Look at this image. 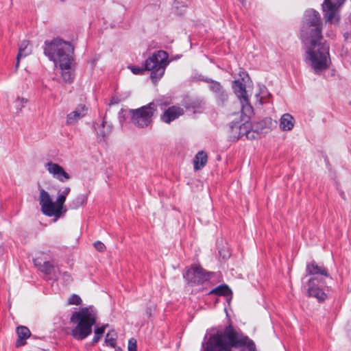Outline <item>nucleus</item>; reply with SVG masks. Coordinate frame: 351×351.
<instances>
[{"mask_svg": "<svg viewBox=\"0 0 351 351\" xmlns=\"http://www.w3.org/2000/svg\"><path fill=\"white\" fill-rule=\"evenodd\" d=\"M96 319V313L92 307H84L75 311L70 318V322L75 325L71 330V336L77 340L86 339L91 334Z\"/></svg>", "mask_w": 351, "mask_h": 351, "instance_id": "7ed1b4c3", "label": "nucleus"}, {"mask_svg": "<svg viewBox=\"0 0 351 351\" xmlns=\"http://www.w3.org/2000/svg\"><path fill=\"white\" fill-rule=\"evenodd\" d=\"M70 191L71 189L69 186L64 187L62 191H59L57 199L53 202L47 191L43 189H40L39 203L43 214L48 217H60L66 196Z\"/></svg>", "mask_w": 351, "mask_h": 351, "instance_id": "39448f33", "label": "nucleus"}, {"mask_svg": "<svg viewBox=\"0 0 351 351\" xmlns=\"http://www.w3.org/2000/svg\"><path fill=\"white\" fill-rule=\"evenodd\" d=\"M120 102V99H119L118 97H116V96H113L112 97L110 101V103H109V105L111 106V105H115V104H117Z\"/></svg>", "mask_w": 351, "mask_h": 351, "instance_id": "473e14b6", "label": "nucleus"}, {"mask_svg": "<svg viewBox=\"0 0 351 351\" xmlns=\"http://www.w3.org/2000/svg\"><path fill=\"white\" fill-rule=\"evenodd\" d=\"M16 334L18 339L16 342V346L20 347L25 344V340L31 335L30 330L26 326H21L16 328Z\"/></svg>", "mask_w": 351, "mask_h": 351, "instance_id": "f3484780", "label": "nucleus"}, {"mask_svg": "<svg viewBox=\"0 0 351 351\" xmlns=\"http://www.w3.org/2000/svg\"><path fill=\"white\" fill-rule=\"evenodd\" d=\"M322 22L319 13L315 10L305 12L301 27V37L308 45L306 58L315 74H319L329 67L330 46L322 34Z\"/></svg>", "mask_w": 351, "mask_h": 351, "instance_id": "f257e3e1", "label": "nucleus"}, {"mask_svg": "<svg viewBox=\"0 0 351 351\" xmlns=\"http://www.w3.org/2000/svg\"><path fill=\"white\" fill-rule=\"evenodd\" d=\"M128 351H136V340L131 338L128 341Z\"/></svg>", "mask_w": 351, "mask_h": 351, "instance_id": "c85d7f7f", "label": "nucleus"}, {"mask_svg": "<svg viewBox=\"0 0 351 351\" xmlns=\"http://www.w3.org/2000/svg\"><path fill=\"white\" fill-rule=\"evenodd\" d=\"M184 114V110L178 106H171L164 111L160 116V119L166 123H170Z\"/></svg>", "mask_w": 351, "mask_h": 351, "instance_id": "4468645a", "label": "nucleus"}, {"mask_svg": "<svg viewBox=\"0 0 351 351\" xmlns=\"http://www.w3.org/2000/svg\"><path fill=\"white\" fill-rule=\"evenodd\" d=\"M110 333H108L105 339V343L112 348L116 347V339L114 337H110Z\"/></svg>", "mask_w": 351, "mask_h": 351, "instance_id": "cd10ccee", "label": "nucleus"}, {"mask_svg": "<svg viewBox=\"0 0 351 351\" xmlns=\"http://www.w3.org/2000/svg\"><path fill=\"white\" fill-rule=\"evenodd\" d=\"M28 46H29V41L27 40H23L19 43V51H18V54L16 56V62L15 64L16 70H17L19 68V63H20V59L21 58H25V57L29 56L32 53V49H31V48H29Z\"/></svg>", "mask_w": 351, "mask_h": 351, "instance_id": "dca6fc26", "label": "nucleus"}, {"mask_svg": "<svg viewBox=\"0 0 351 351\" xmlns=\"http://www.w3.org/2000/svg\"><path fill=\"white\" fill-rule=\"evenodd\" d=\"M318 285L322 284L317 283V282H315L313 279H309L308 280V295L310 297L315 298L319 302H324L326 299L327 295L318 286Z\"/></svg>", "mask_w": 351, "mask_h": 351, "instance_id": "ddd939ff", "label": "nucleus"}, {"mask_svg": "<svg viewBox=\"0 0 351 351\" xmlns=\"http://www.w3.org/2000/svg\"><path fill=\"white\" fill-rule=\"evenodd\" d=\"M232 87L233 92L240 101L241 114L248 118L253 114V108L249 101L245 84L239 80H236L232 82Z\"/></svg>", "mask_w": 351, "mask_h": 351, "instance_id": "0eeeda50", "label": "nucleus"}, {"mask_svg": "<svg viewBox=\"0 0 351 351\" xmlns=\"http://www.w3.org/2000/svg\"><path fill=\"white\" fill-rule=\"evenodd\" d=\"M47 171L53 176L54 178L60 182H66L71 179V176L65 171L64 168L59 164L53 162H48L45 165Z\"/></svg>", "mask_w": 351, "mask_h": 351, "instance_id": "9d476101", "label": "nucleus"}, {"mask_svg": "<svg viewBox=\"0 0 351 351\" xmlns=\"http://www.w3.org/2000/svg\"><path fill=\"white\" fill-rule=\"evenodd\" d=\"M16 108L19 110H21V109L24 107V105L21 103H16Z\"/></svg>", "mask_w": 351, "mask_h": 351, "instance_id": "c9c22d12", "label": "nucleus"}, {"mask_svg": "<svg viewBox=\"0 0 351 351\" xmlns=\"http://www.w3.org/2000/svg\"><path fill=\"white\" fill-rule=\"evenodd\" d=\"M245 136L247 139H254L258 135V133L255 132L253 130H248L245 132Z\"/></svg>", "mask_w": 351, "mask_h": 351, "instance_id": "7c9ffc66", "label": "nucleus"}, {"mask_svg": "<svg viewBox=\"0 0 351 351\" xmlns=\"http://www.w3.org/2000/svg\"><path fill=\"white\" fill-rule=\"evenodd\" d=\"M212 276V273L205 271L201 267L193 265L189 269L184 278L189 284L192 286L199 285L209 280Z\"/></svg>", "mask_w": 351, "mask_h": 351, "instance_id": "6e6552de", "label": "nucleus"}, {"mask_svg": "<svg viewBox=\"0 0 351 351\" xmlns=\"http://www.w3.org/2000/svg\"><path fill=\"white\" fill-rule=\"evenodd\" d=\"M160 104L162 105V104ZM163 104H164L165 106H167V105H169V102H165Z\"/></svg>", "mask_w": 351, "mask_h": 351, "instance_id": "4c0bfd02", "label": "nucleus"}, {"mask_svg": "<svg viewBox=\"0 0 351 351\" xmlns=\"http://www.w3.org/2000/svg\"><path fill=\"white\" fill-rule=\"evenodd\" d=\"M87 201V195L80 194L77 195L70 204V208L77 209L84 205Z\"/></svg>", "mask_w": 351, "mask_h": 351, "instance_id": "4be33fe9", "label": "nucleus"}, {"mask_svg": "<svg viewBox=\"0 0 351 351\" xmlns=\"http://www.w3.org/2000/svg\"><path fill=\"white\" fill-rule=\"evenodd\" d=\"M63 278L65 281L67 282H71L72 280L71 276L67 272H64L63 274Z\"/></svg>", "mask_w": 351, "mask_h": 351, "instance_id": "f704fd0d", "label": "nucleus"}, {"mask_svg": "<svg viewBox=\"0 0 351 351\" xmlns=\"http://www.w3.org/2000/svg\"><path fill=\"white\" fill-rule=\"evenodd\" d=\"M207 160H208L207 154L203 151L199 152L196 154L195 159H194L195 169L199 170V169L203 168L206 165V164L207 162Z\"/></svg>", "mask_w": 351, "mask_h": 351, "instance_id": "aec40b11", "label": "nucleus"}, {"mask_svg": "<svg viewBox=\"0 0 351 351\" xmlns=\"http://www.w3.org/2000/svg\"><path fill=\"white\" fill-rule=\"evenodd\" d=\"M323 6L324 17L326 22L336 23L339 18L337 14L338 7L331 0H324Z\"/></svg>", "mask_w": 351, "mask_h": 351, "instance_id": "9b49d317", "label": "nucleus"}, {"mask_svg": "<svg viewBox=\"0 0 351 351\" xmlns=\"http://www.w3.org/2000/svg\"><path fill=\"white\" fill-rule=\"evenodd\" d=\"M242 2L245 1V0H241Z\"/></svg>", "mask_w": 351, "mask_h": 351, "instance_id": "ea45409f", "label": "nucleus"}, {"mask_svg": "<svg viewBox=\"0 0 351 351\" xmlns=\"http://www.w3.org/2000/svg\"><path fill=\"white\" fill-rule=\"evenodd\" d=\"M202 101H193L191 106H186L187 108L191 107L193 108H199L201 106Z\"/></svg>", "mask_w": 351, "mask_h": 351, "instance_id": "2f4dec72", "label": "nucleus"}, {"mask_svg": "<svg viewBox=\"0 0 351 351\" xmlns=\"http://www.w3.org/2000/svg\"><path fill=\"white\" fill-rule=\"evenodd\" d=\"M94 128L96 132L99 142L106 141V138L112 132V125L108 123L105 120V117L103 118L101 123H94Z\"/></svg>", "mask_w": 351, "mask_h": 351, "instance_id": "f8f14e48", "label": "nucleus"}, {"mask_svg": "<svg viewBox=\"0 0 351 351\" xmlns=\"http://www.w3.org/2000/svg\"><path fill=\"white\" fill-rule=\"evenodd\" d=\"M215 99L217 100V105L223 106L225 103L228 101V93L223 89V90L215 95Z\"/></svg>", "mask_w": 351, "mask_h": 351, "instance_id": "b1692460", "label": "nucleus"}, {"mask_svg": "<svg viewBox=\"0 0 351 351\" xmlns=\"http://www.w3.org/2000/svg\"><path fill=\"white\" fill-rule=\"evenodd\" d=\"M156 111V105L151 102L136 109L130 110L131 121L138 128H145L152 122V117Z\"/></svg>", "mask_w": 351, "mask_h": 351, "instance_id": "423d86ee", "label": "nucleus"}, {"mask_svg": "<svg viewBox=\"0 0 351 351\" xmlns=\"http://www.w3.org/2000/svg\"><path fill=\"white\" fill-rule=\"evenodd\" d=\"M293 117L287 113L283 114L280 118V128L284 131L291 130L293 127Z\"/></svg>", "mask_w": 351, "mask_h": 351, "instance_id": "6ab92c4d", "label": "nucleus"}, {"mask_svg": "<svg viewBox=\"0 0 351 351\" xmlns=\"http://www.w3.org/2000/svg\"><path fill=\"white\" fill-rule=\"evenodd\" d=\"M242 114V117H243V121H244L245 123L241 124V125H237L234 124V125H232L230 126L231 130H232V132H234V130H239L238 136H234L237 140L239 138H240L241 137H242L243 136L245 135V132L246 131H248L247 129L249 128V123L247 122V120L250 118V117L248 118H247L243 114Z\"/></svg>", "mask_w": 351, "mask_h": 351, "instance_id": "a211bd4d", "label": "nucleus"}, {"mask_svg": "<svg viewBox=\"0 0 351 351\" xmlns=\"http://www.w3.org/2000/svg\"><path fill=\"white\" fill-rule=\"evenodd\" d=\"M106 326H103L101 327H99L95 330V335L92 340V345H95L97 343L101 338L103 334L105 331Z\"/></svg>", "mask_w": 351, "mask_h": 351, "instance_id": "393cba45", "label": "nucleus"}, {"mask_svg": "<svg viewBox=\"0 0 351 351\" xmlns=\"http://www.w3.org/2000/svg\"><path fill=\"white\" fill-rule=\"evenodd\" d=\"M61 1H64L65 0H60Z\"/></svg>", "mask_w": 351, "mask_h": 351, "instance_id": "a19ab883", "label": "nucleus"}, {"mask_svg": "<svg viewBox=\"0 0 351 351\" xmlns=\"http://www.w3.org/2000/svg\"><path fill=\"white\" fill-rule=\"evenodd\" d=\"M53 269V265L49 261L44 262L43 264L40 267V270L47 275L51 274Z\"/></svg>", "mask_w": 351, "mask_h": 351, "instance_id": "a878e982", "label": "nucleus"}, {"mask_svg": "<svg viewBox=\"0 0 351 351\" xmlns=\"http://www.w3.org/2000/svg\"><path fill=\"white\" fill-rule=\"evenodd\" d=\"M115 351H121V350L119 348L116 349Z\"/></svg>", "mask_w": 351, "mask_h": 351, "instance_id": "58836bf2", "label": "nucleus"}, {"mask_svg": "<svg viewBox=\"0 0 351 351\" xmlns=\"http://www.w3.org/2000/svg\"><path fill=\"white\" fill-rule=\"evenodd\" d=\"M93 245L95 247V249L99 252H104L106 250L105 245L99 241L95 242L93 243Z\"/></svg>", "mask_w": 351, "mask_h": 351, "instance_id": "c756f323", "label": "nucleus"}, {"mask_svg": "<svg viewBox=\"0 0 351 351\" xmlns=\"http://www.w3.org/2000/svg\"><path fill=\"white\" fill-rule=\"evenodd\" d=\"M306 275L311 276L310 279H313L315 282L321 283L322 285L326 284V280H332V277L327 268L323 265H318L315 261L307 263L306 267Z\"/></svg>", "mask_w": 351, "mask_h": 351, "instance_id": "1a4fd4ad", "label": "nucleus"}, {"mask_svg": "<svg viewBox=\"0 0 351 351\" xmlns=\"http://www.w3.org/2000/svg\"><path fill=\"white\" fill-rule=\"evenodd\" d=\"M81 303L82 299L76 294L71 295L68 300V304L70 305H80Z\"/></svg>", "mask_w": 351, "mask_h": 351, "instance_id": "bb28decb", "label": "nucleus"}, {"mask_svg": "<svg viewBox=\"0 0 351 351\" xmlns=\"http://www.w3.org/2000/svg\"><path fill=\"white\" fill-rule=\"evenodd\" d=\"M169 55L163 50L154 52L146 59L144 66H132L131 71L136 75L142 74L145 71H150V77L153 82H156L165 73V69L169 64Z\"/></svg>", "mask_w": 351, "mask_h": 351, "instance_id": "20e7f679", "label": "nucleus"}, {"mask_svg": "<svg viewBox=\"0 0 351 351\" xmlns=\"http://www.w3.org/2000/svg\"><path fill=\"white\" fill-rule=\"evenodd\" d=\"M87 110L88 108L84 104H79L75 110L67 114L66 124L73 125L76 123L81 118L86 114Z\"/></svg>", "mask_w": 351, "mask_h": 351, "instance_id": "2eb2a0df", "label": "nucleus"}, {"mask_svg": "<svg viewBox=\"0 0 351 351\" xmlns=\"http://www.w3.org/2000/svg\"><path fill=\"white\" fill-rule=\"evenodd\" d=\"M263 96H261V99H260V102H261V104H263V103H264V102H265V101H263Z\"/></svg>", "mask_w": 351, "mask_h": 351, "instance_id": "e433bc0d", "label": "nucleus"}, {"mask_svg": "<svg viewBox=\"0 0 351 351\" xmlns=\"http://www.w3.org/2000/svg\"><path fill=\"white\" fill-rule=\"evenodd\" d=\"M27 102V99L23 97H18L15 101V103H21L22 104H25Z\"/></svg>", "mask_w": 351, "mask_h": 351, "instance_id": "72a5a7b5", "label": "nucleus"}, {"mask_svg": "<svg viewBox=\"0 0 351 351\" xmlns=\"http://www.w3.org/2000/svg\"><path fill=\"white\" fill-rule=\"evenodd\" d=\"M204 81L208 83H210L209 88L212 92L215 93V95L219 93V92L223 90V88L221 85V84L217 81L208 78L205 79Z\"/></svg>", "mask_w": 351, "mask_h": 351, "instance_id": "5701e85b", "label": "nucleus"}, {"mask_svg": "<svg viewBox=\"0 0 351 351\" xmlns=\"http://www.w3.org/2000/svg\"><path fill=\"white\" fill-rule=\"evenodd\" d=\"M210 294L228 296L232 294V291L226 285H221L209 292Z\"/></svg>", "mask_w": 351, "mask_h": 351, "instance_id": "412c9836", "label": "nucleus"}, {"mask_svg": "<svg viewBox=\"0 0 351 351\" xmlns=\"http://www.w3.org/2000/svg\"><path fill=\"white\" fill-rule=\"evenodd\" d=\"M44 54L49 59L59 66L62 70L63 80L66 83H71L74 75L71 71L73 62L74 47L71 43L62 39L56 38L51 41H45L43 47Z\"/></svg>", "mask_w": 351, "mask_h": 351, "instance_id": "f03ea898", "label": "nucleus"}]
</instances>
